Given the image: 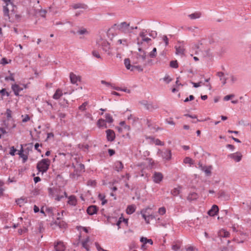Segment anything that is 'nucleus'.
Returning a JSON list of instances; mask_svg holds the SVG:
<instances>
[{
  "mask_svg": "<svg viewBox=\"0 0 251 251\" xmlns=\"http://www.w3.org/2000/svg\"><path fill=\"white\" fill-rule=\"evenodd\" d=\"M187 251H198V250L193 247H189L187 249Z\"/></svg>",
  "mask_w": 251,
  "mask_h": 251,
  "instance_id": "nucleus-64",
  "label": "nucleus"
},
{
  "mask_svg": "<svg viewBox=\"0 0 251 251\" xmlns=\"http://www.w3.org/2000/svg\"><path fill=\"white\" fill-rule=\"evenodd\" d=\"M62 95L63 93L62 92V91L60 89H58L57 90H56V92L54 94L53 96V98L54 99L57 100L59 99L62 96Z\"/></svg>",
  "mask_w": 251,
  "mask_h": 251,
  "instance_id": "nucleus-26",
  "label": "nucleus"
},
{
  "mask_svg": "<svg viewBox=\"0 0 251 251\" xmlns=\"http://www.w3.org/2000/svg\"><path fill=\"white\" fill-rule=\"evenodd\" d=\"M48 191L50 195L54 197L57 201H60L64 197H67L66 192L60 187L49 188Z\"/></svg>",
  "mask_w": 251,
  "mask_h": 251,
  "instance_id": "nucleus-1",
  "label": "nucleus"
},
{
  "mask_svg": "<svg viewBox=\"0 0 251 251\" xmlns=\"http://www.w3.org/2000/svg\"><path fill=\"white\" fill-rule=\"evenodd\" d=\"M77 34L78 35L84 36L89 34L88 31L85 28H81L76 31Z\"/></svg>",
  "mask_w": 251,
  "mask_h": 251,
  "instance_id": "nucleus-25",
  "label": "nucleus"
},
{
  "mask_svg": "<svg viewBox=\"0 0 251 251\" xmlns=\"http://www.w3.org/2000/svg\"><path fill=\"white\" fill-rule=\"evenodd\" d=\"M12 89L16 96H19V93L23 90V88L20 87L18 84H15L12 85Z\"/></svg>",
  "mask_w": 251,
  "mask_h": 251,
  "instance_id": "nucleus-14",
  "label": "nucleus"
},
{
  "mask_svg": "<svg viewBox=\"0 0 251 251\" xmlns=\"http://www.w3.org/2000/svg\"><path fill=\"white\" fill-rule=\"evenodd\" d=\"M140 242L144 243V244H146L147 243H149L151 245L153 244V241L151 239H148L146 237H142L140 240Z\"/></svg>",
  "mask_w": 251,
  "mask_h": 251,
  "instance_id": "nucleus-30",
  "label": "nucleus"
},
{
  "mask_svg": "<svg viewBox=\"0 0 251 251\" xmlns=\"http://www.w3.org/2000/svg\"><path fill=\"white\" fill-rule=\"evenodd\" d=\"M199 167L201 168V170L204 171L207 176H209L211 174L210 169L207 168L206 167H203L201 164L199 163Z\"/></svg>",
  "mask_w": 251,
  "mask_h": 251,
  "instance_id": "nucleus-35",
  "label": "nucleus"
},
{
  "mask_svg": "<svg viewBox=\"0 0 251 251\" xmlns=\"http://www.w3.org/2000/svg\"><path fill=\"white\" fill-rule=\"evenodd\" d=\"M85 7V5L81 3H77L73 5V8L74 9H77V8H84Z\"/></svg>",
  "mask_w": 251,
  "mask_h": 251,
  "instance_id": "nucleus-43",
  "label": "nucleus"
},
{
  "mask_svg": "<svg viewBox=\"0 0 251 251\" xmlns=\"http://www.w3.org/2000/svg\"><path fill=\"white\" fill-rule=\"evenodd\" d=\"M80 175L79 172L77 170L75 169L74 173L70 174V177L74 179H77Z\"/></svg>",
  "mask_w": 251,
  "mask_h": 251,
  "instance_id": "nucleus-29",
  "label": "nucleus"
},
{
  "mask_svg": "<svg viewBox=\"0 0 251 251\" xmlns=\"http://www.w3.org/2000/svg\"><path fill=\"white\" fill-rule=\"evenodd\" d=\"M139 50L140 51V53L139 55H138L137 58H141L142 59V61H144L146 57L145 53L144 51L142 50L140 48L139 49Z\"/></svg>",
  "mask_w": 251,
  "mask_h": 251,
  "instance_id": "nucleus-34",
  "label": "nucleus"
},
{
  "mask_svg": "<svg viewBox=\"0 0 251 251\" xmlns=\"http://www.w3.org/2000/svg\"><path fill=\"white\" fill-rule=\"evenodd\" d=\"M99 197L102 201V202H101L102 205H104L107 202V200L104 199L105 197L104 196H103L102 195L99 194Z\"/></svg>",
  "mask_w": 251,
  "mask_h": 251,
  "instance_id": "nucleus-47",
  "label": "nucleus"
},
{
  "mask_svg": "<svg viewBox=\"0 0 251 251\" xmlns=\"http://www.w3.org/2000/svg\"><path fill=\"white\" fill-rule=\"evenodd\" d=\"M97 45L100 47L103 50L109 53L110 49V44L105 40L100 39L97 42Z\"/></svg>",
  "mask_w": 251,
  "mask_h": 251,
  "instance_id": "nucleus-6",
  "label": "nucleus"
},
{
  "mask_svg": "<svg viewBox=\"0 0 251 251\" xmlns=\"http://www.w3.org/2000/svg\"><path fill=\"white\" fill-rule=\"evenodd\" d=\"M106 138L108 141L112 142L115 138V134L114 131L111 129H107L106 131Z\"/></svg>",
  "mask_w": 251,
  "mask_h": 251,
  "instance_id": "nucleus-10",
  "label": "nucleus"
},
{
  "mask_svg": "<svg viewBox=\"0 0 251 251\" xmlns=\"http://www.w3.org/2000/svg\"><path fill=\"white\" fill-rule=\"evenodd\" d=\"M22 148L20 151H19L18 152V154L20 155L21 157L23 158V162L25 163L28 159V156L26 154L24 153V150L23 149L22 145H21Z\"/></svg>",
  "mask_w": 251,
  "mask_h": 251,
  "instance_id": "nucleus-21",
  "label": "nucleus"
},
{
  "mask_svg": "<svg viewBox=\"0 0 251 251\" xmlns=\"http://www.w3.org/2000/svg\"><path fill=\"white\" fill-rule=\"evenodd\" d=\"M87 104L88 103L87 102H85L83 103H82V104L79 107V110L84 111L85 109V107Z\"/></svg>",
  "mask_w": 251,
  "mask_h": 251,
  "instance_id": "nucleus-54",
  "label": "nucleus"
},
{
  "mask_svg": "<svg viewBox=\"0 0 251 251\" xmlns=\"http://www.w3.org/2000/svg\"><path fill=\"white\" fill-rule=\"evenodd\" d=\"M194 97L193 95H190L188 98H187L184 100V102H186L190 100H192L194 99Z\"/></svg>",
  "mask_w": 251,
  "mask_h": 251,
  "instance_id": "nucleus-61",
  "label": "nucleus"
},
{
  "mask_svg": "<svg viewBox=\"0 0 251 251\" xmlns=\"http://www.w3.org/2000/svg\"><path fill=\"white\" fill-rule=\"evenodd\" d=\"M154 143L155 144V145H160V146H163L164 145V143L163 142H162L159 139H156L155 141H154Z\"/></svg>",
  "mask_w": 251,
  "mask_h": 251,
  "instance_id": "nucleus-60",
  "label": "nucleus"
},
{
  "mask_svg": "<svg viewBox=\"0 0 251 251\" xmlns=\"http://www.w3.org/2000/svg\"><path fill=\"white\" fill-rule=\"evenodd\" d=\"M234 97V95H233V94L226 95L224 98V100L227 101V100H229L231 98H233Z\"/></svg>",
  "mask_w": 251,
  "mask_h": 251,
  "instance_id": "nucleus-53",
  "label": "nucleus"
},
{
  "mask_svg": "<svg viewBox=\"0 0 251 251\" xmlns=\"http://www.w3.org/2000/svg\"><path fill=\"white\" fill-rule=\"evenodd\" d=\"M219 198L223 201H227L229 199V195L224 191H220L219 194Z\"/></svg>",
  "mask_w": 251,
  "mask_h": 251,
  "instance_id": "nucleus-18",
  "label": "nucleus"
},
{
  "mask_svg": "<svg viewBox=\"0 0 251 251\" xmlns=\"http://www.w3.org/2000/svg\"><path fill=\"white\" fill-rule=\"evenodd\" d=\"M191 83L193 85V86H194V87H195V88H197V87H198L200 86H201V83H202V82H201V81H200V82H198V83H195V82H191Z\"/></svg>",
  "mask_w": 251,
  "mask_h": 251,
  "instance_id": "nucleus-62",
  "label": "nucleus"
},
{
  "mask_svg": "<svg viewBox=\"0 0 251 251\" xmlns=\"http://www.w3.org/2000/svg\"><path fill=\"white\" fill-rule=\"evenodd\" d=\"M97 125L99 127H102L106 126V123L104 120L103 119H100L97 122Z\"/></svg>",
  "mask_w": 251,
  "mask_h": 251,
  "instance_id": "nucleus-37",
  "label": "nucleus"
},
{
  "mask_svg": "<svg viewBox=\"0 0 251 251\" xmlns=\"http://www.w3.org/2000/svg\"><path fill=\"white\" fill-rule=\"evenodd\" d=\"M202 45V40L200 41L199 42L198 44H194L192 49L193 50H196V53L199 54V52H201L202 53V55L204 57H209L211 55V52H210V49L209 48L202 49L200 47V45L201 46Z\"/></svg>",
  "mask_w": 251,
  "mask_h": 251,
  "instance_id": "nucleus-2",
  "label": "nucleus"
},
{
  "mask_svg": "<svg viewBox=\"0 0 251 251\" xmlns=\"http://www.w3.org/2000/svg\"><path fill=\"white\" fill-rule=\"evenodd\" d=\"M126 68L127 70H129L132 72H140L143 71L144 68H145V64L140 65L137 64L136 65H132L131 64H125Z\"/></svg>",
  "mask_w": 251,
  "mask_h": 251,
  "instance_id": "nucleus-5",
  "label": "nucleus"
},
{
  "mask_svg": "<svg viewBox=\"0 0 251 251\" xmlns=\"http://www.w3.org/2000/svg\"><path fill=\"white\" fill-rule=\"evenodd\" d=\"M184 49L183 47L180 46L178 47H176V52L177 54H183L184 52Z\"/></svg>",
  "mask_w": 251,
  "mask_h": 251,
  "instance_id": "nucleus-32",
  "label": "nucleus"
},
{
  "mask_svg": "<svg viewBox=\"0 0 251 251\" xmlns=\"http://www.w3.org/2000/svg\"><path fill=\"white\" fill-rule=\"evenodd\" d=\"M54 249L55 251H64L65 247L62 242L58 241L54 244Z\"/></svg>",
  "mask_w": 251,
  "mask_h": 251,
  "instance_id": "nucleus-12",
  "label": "nucleus"
},
{
  "mask_svg": "<svg viewBox=\"0 0 251 251\" xmlns=\"http://www.w3.org/2000/svg\"><path fill=\"white\" fill-rule=\"evenodd\" d=\"M130 25L129 24L126 22H122L120 24L117 25V28L125 33H130L129 30Z\"/></svg>",
  "mask_w": 251,
  "mask_h": 251,
  "instance_id": "nucleus-8",
  "label": "nucleus"
},
{
  "mask_svg": "<svg viewBox=\"0 0 251 251\" xmlns=\"http://www.w3.org/2000/svg\"><path fill=\"white\" fill-rule=\"evenodd\" d=\"M219 236L223 237H228L229 236V233L225 230H222L219 232Z\"/></svg>",
  "mask_w": 251,
  "mask_h": 251,
  "instance_id": "nucleus-36",
  "label": "nucleus"
},
{
  "mask_svg": "<svg viewBox=\"0 0 251 251\" xmlns=\"http://www.w3.org/2000/svg\"><path fill=\"white\" fill-rule=\"evenodd\" d=\"M166 52L164 50H163L162 52H161L159 55V58L160 60L159 61H163V59L166 57Z\"/></svg>",
  "mask_w": 251,
  "mask_h": 251,
  "instance_id": "nucleus-41",
  "label": "nucleus"
},
{
  "mask_svg": "<svg viewBox=\"0 0 251 251\" xmlns=\"http://www.w3.org/2000/svg\"><path fill=\"white\" fill-rule=\"evenodd\" d=\"M74 168L75 170H77L80 174L82 172H84L85 166L83 164H78L77 166L73 165Z\"/></svg>",
  "mask_w": 251,
  "mask_h": 251,
  "instance_id": "nucleus-24",
  "label": "nucleus"
},
{
  "mask_svg": "<svg viewBox=\"0 0 251 251\" xmlns=\"http://www.w3.org/2000/svg\"><path fill=\"white\" fill-rule=\"evenodd\" d=\"M201 16V13L200 12H196L194 13L189 14L188 17L192 20H194L200 18Z\"/></svg>",
  "mask_w": 251,
  "mask_h": 251,
  "instance_id": "nucleus-23",
  "label": "nucleus"
},
{
  "mask_svg": "<svg viewBox=\"0 0 251 251\" xmlns=\"http://www.w3.org/2000/svg\"><path fill=\"white\" fill-rule=\"evenodd\" d=\"M219 208L218 206L216 205H213L211 209L208 211V214L210 216H214L217 214Z\"/></svg>",
  "mask_w": 251,
  "mask_h": 251,
  "instance_id": "nucleus-16",
  "label": "nucleus"
},
{
  "mask_svg": "<svg viewBox=\"0 0 251 251\" xmlns=\"http://www.w3.org/2000/svg\"><path fill=\"white\" fill-rule=\"evenodd\" d=\"M160 152L162 153L161 156L164 159L167 160L171 159L172 156L171 150H167L163 152L161 151Z\"/></svg>",
  "mask_w": 251,
  "mask_h": 251,
  "instance_id": "nucleus-17",
  "label": "nucleus"
},
{
  "mask_svg": "<svg viewBox=\"0 0 251 251\" xmlns=\"http://www.w3.org/2000/svg\"><path fill=\"white\" fill-rule=\"evenodd\" d=\"M92 55L95 57H96L97 58H100V53H99L98 51H96V50H93L92 52Z\"/></svg>",
  "mask_w": 251,
  "mask_h": 251,
  "instance_id": "nucleus-50",
  "label": "nucleus"
},
{
  "mask_svg": "<svg viewBox=\"0 0 251 251\" xmlns=\"http://www.w3.org/2000/svg\"><path fill=\"white\" fill-rule=\"evenodd\" d=\"M96 184L95 180H89L87 182V185L90 186H95Z\"/></svg>",
  "mask_w": 251,
  "mask_h": 251,
  "instance_id": "nucleus-58",
  "label": "nucleus"
},
{
  "mask_svg": "<svg viewBox=\"0 0 251 251\" xmlns=\"http://www.w3.org/2000/svg\"><path fill=\"white\" fill-rule=\"evenodd\" d=\"M148 33V31L145 29H143L142 31L140 33L139 36L142 38V39L141 41H138V45L143 44V42H145L148 44L151 41V39L150 38L146 37V35ZM138 40H139L138 39Z\"/></svg>",
  "mask_w": 251,
  "mask_h": 251,
  "instance_id": "nucleus-7",
  "label": "nucleus"
},
{
  "mask_svg": "<svg viewBox=\"0 0 251 251\" xmlns=\"http://www.w3.org/2000/svg\"><path fill=\"white\" fill-rule=\"evenodd\" d=\"M156 53V49L154 48L152 50L150 53L149 56L151 58H153L155 57Z\"/></svg>",
  "mask_w": 251,
  "mask_h": 251,
  "instance_id": "nucleus-45",
  "label": "nucleus"
},
{
  "mask_svg": "<svg viewBox=\"0 0 251 251\" xmlns=\"http://www.w3.org/2000/svg\"><path fill=\"white\" fill-rule=\"evenodd\" d=\"M8 73L10 74L9 76H7L5 77V79L6 80H11L12 81H15V78L14 77V74L11 73L10 71H8Z\"/></svg>",
  "mask_w": 251,
  "mask_h": 251,
  "instance_id": "nucleus-40",
  "label": "nucleus"
},
{
  "mask_svg": "<svg viewBox=\"0 0 251 251\" xmlns=\"http://www.w3.org/2000/svg\"><path fill=\"white\" fill-rule=\"evenodd\" d=\"M98 209L97 206L93 205L88 207L87 212L89 215H93L97 213Z\"/></svg>",
  "mask_w": 251,
  "mask_h": 251,
  "instance_id": "nucleus-13",
  "label": "nucleus"
},
{
  "mask_svg": "<svg viewBox=\"0 0 251 251\" xmlns=\"http://www.w3.org/2000/svg\"><path fill=\"white\" fill-rule=\"evenodd\" d=\"M150 36L155 38L157 36V32L154 31H151V32L148 31Z\"/></svg>",
  "mask_w": 251,
  "mask_h": 251,
  "instance_id": "nucleus-51",
  "label": "nucleus"
},
{
  "mask_svg": "<svg viewBox=\"0 0 251 251\" xmlns=\"http://www.w3.org/2000/svg\"><path fill=\"white\" fill-rule=\"evenodd\" d=\"M89 242V238L87 237L84 241L82 242V247L86 249L87 251H89V247L87 244Z\"/></svg>",
  "mask_w": 251,
  "mask_h": 251,
  "instance_id": "nucleus-31",
  "label": "nucleus"
},
{
  "mask_svg": "<svg viewBox=\"0 0 251 251\" xmlns=\"http://www.w3.org/2000/svg\"><path fill=\"white\" fill-rule=\"evenodd\" d=\"M123 42H124V43H123V45L125 46H128V42L126 39H119L117 41L118 43L120 44H122V43H123Z\"/></svg>",
  "mask_w": 251,
  "mask_h": 251,
  "instance_id": "nucleus-48",
  "label": "nucleus"
},
{
  "mask_svg": "<svg viewBox=\"0 0 251 251\" xmlns=\"http://www.w3.org/2000/svg\"><path fill=\"white\" fill-rule=\"evenodd\" d=\"M105 121V123L107 122L109 123H111L113 122V119L110 114H106Z\"/></svg>",
  "mask_w": 251,
  "mask_h": 251,
  "instance_id": "nucleus-38",
  "label": "nucleus"
},
{
  "mask_svg": "<svg viewBox=\"0 0 251 251\" xmlns=\"http://www.w3.org/2000/svg\"><path fill=\"white\" fill-rule=\"evenodd\" d=\"M10 5H11L10 4H6V5L4 6L3 8V15L5 17H7L8 19H10L9 15V8L8 7V6Z\"/></svg>",
  "mask_w": 251,
  "mask_h": 251,
  "instance_id": "nucleus-20",
  "label": "nucleus"
},
{
  "mask_svg": "<svg viewBox=\"0 0 251 251\" xmlns=\"http://www.w3.org/2000/svg\"><path fill=\"white\" fill-rule=\"evenodd\" d=\"M50 164V160L49 159H43L39 161L37 165V169L42 174L47 172Z\"/></svg>",
  "mask_w": 251,
  "mask_h": 251,
  "instance_id": "nucleus-3",
  "label": "nucleus"
},
{
  "mask_svg": "<svg viewBox=\"0 0 251 251\" xmlns=\"http://www.w3.org/2000/svg\"><path fill=\"white\" fill-rule=\"evenodd\" d=\"M158 213L160 215H164L166 213V209L164 207L159 208L158 209Z\"/></svg>",
  "mask_w": 251,
  "mask_h": 251,
  "instance_id": "nucleus-52",
  "label": "nucleus"
},
{
  "mask_svg": "<svg viewBox=\"0 0 251 251\" xmlns=\"http://www.w3.org/2000/svg\"><path fill=\"white\" fill-rule=\"evenodd\" d=\"M16 202L17 204L20 205V206H22L25 201L24 199H20L16 201Z\"/></svg>",
  "mask_w": 251,
  "mask_h": 251,
  "instance_id": "nucleus-44",
  "label": "nucleus"
},
{
  "mask_svg": "<svg viewBox=\"0 0 251 251\" xmlns=\"http://www.w3.org/2000/svg\"><path fill=\"white\" fill-rule=\"evenodd\" d=\"M228 157L234 159L236 162H239L242 158V155L239 152H237L235 153H231L228 155Z\"/></svg>",
  "mask_w": 251,
  "mask_h": 251,
  "instance_id": "nucleus-11",
  "label": "nucleus"
},
{
  "mask_svg": "<svg viewBox=\"0 0 251 251\" xmlns=\"http://www.w3.org/2000/svg\"><path fill=\"white\" fill-rule=\"evenodd\" d=\"M17 151V150L15 149L14 147H12L10 148V154L12 156H14L15 155V152Z\"/></svg>",
  "mask_w": 251,
  "mask_h": 251,
  "instance_id": "nucleus-55",
  "label": "nucleus"
},
{
  "mask_svg": "<svg viewBox=\"0 0 251 251\" xmlns=\"http://www.w3.org/2000/svg\"><path fill=\"white\" fill-rule=\"evenodd\" d=\"M46 211L48 213L49 216H52L53 214V208L52 207H48L46 209Z\"/></svg>",
  "mask_w": 251,
  "mask_h": 251,
  "instance_id": "nucleus-46",
  "label": "nucleus"
},
{
  "mask_svg": "<svg viewBox=\"0 0 251 251\" xmlns=\"http://www.w3.org/2000/svg\"><path fill=\"white\" fill-rule=\"evenodd\" d=\"M163 177V175L161 173L154 172L152 178L155 183H159L162 181Z\"/></svg>",
  "mask_w": 251,
  "mask_h": 251,
  "instance_id": "nucleus-9",
  "label": "nucleus"
},
{
  "mask_svg": "<svg viewBox=\"0 0 251 251\" xmlns=\"http://www.w3.org/2000/svg\"><path fill=\"white\" fill-rule=\"evenodd\" d=\"M70 78L71 82L72 84H76L77 81H80V77L79 76H76L73 73H71L70 74Z\"/></svg>",
  "mask_w": 251,
  "mask_h": 251,
  "instance_id": "nucleus-15",
  "label": "nucleus"
},
{
  "mask_svg": "<svg viewBox=\"0 0 251 251\" xmlns=\"http://www.w3.org/2000/svg\"><path fill=\"white\" fill-rule=\"evenodd\" d=\"M183 162L185 164H190L191 165L193 164V160L191 158L186 157L184 159Z\"/></svg>",
  "mask_w": 251,
  "mask_h": 251,
  "instance_id": "nucleus-42",
  "label": "nucleus"
},
{
  "mask_svg": "<svg viewBox=\"0 0 251 251\" xmlns=\"http://www.w3.org/2000/svg\"><path fill=\"white\" fill-rule=\"evenodd\" d=\"M135 211V206L134 205H128L126 208V213L131 214Z\"/></svg>",
  "mask_w": 251,
  "mask_h": 251,
  "instance_id": "nucleus-27",
  "label": "nucleus"
},
{
  "mask_svg": "<svg viewBox=\"0 0 251 251\" xmlns=\"http://www.w3.org/2000/svg\"><path fill=\"white\" fill-rule=\"evenodd\" d=\"M139 103L144 106L147 110L151 111L159 108V106L157 104H153L152 102H149L146 100H142L140 101Z\"/></svg>",
  "mask_w": 251,
  "mask_h": 251,
  "instance_id": "nucleus-4",
  "label": "nucleus"
},
{
  "mask_svg": "<svg viewBox=\"0 0 251 251\" xmlns=\"http://www.w3.org/2000/svg\"><path fill=\"white\" fill-rule=\"evenodd\" d=\"M148 208H146L144 210H143L141 211V213L142 214V216L143 217V218L145 219V220H147V218H151V219H153L154 218V216H153L152 215H148V216H147L146 215V213L147 212V211L148 210Z\"/></svg>",
  "mask_w": 251,
  "mask_h": 251,
  "instance_id": "nucleus-33",
  "label": "nucleus"
},
{
  "mask_svg": "<svg viewBox=\"0 0 251 251\" xmlns=\"http://www.w3.org/2000/svg\"><path fill=\"white\" fill-rule=\"evenodd\" d=\"M163 40L165 43L166 46L168 45V44H169V39L167 38V36H166V35L163 36Z\"/></svg>",
  "mask_w": 251,
  "mask_h": 251,
  "instance_id": "nucleus-63",
  "label": "nucleus"
},
{
  "mask_svg": "<svg viewBox=\"0 0 251 251\" xmlns=\"http://www.w3.org/2000/svg\"><path fill=\"white\" fill-rule=\"evenodd\" d=\"M180 188H176L172 191L171 193L174 196H176L180 193Z\"/></svg>",
  "mask_w": 251,
  "mask_h": 251,
  "instance_id": "nucleus-39",
  "label": "nucleus"
},
{
  "mask_svg": "<svg viewBox=\"0 0 251 251\" xmlns=\"http://www.w3.org/2000/svg\"><path fill=\"white\" fill-rule=\"evenodd\" d=\"M198 198V195L195 192L191 193L187 197V200L189 201L196 200Z\"/></svg>",
  "mask_w": 251,
  "mask_h": 251,
  "instance_id": "nucleus-22",
  "label": "nucleus"
},
{
  "mask_svg": "<svg viewBox=\"0 0 251 251\" xmlns=\"http://www.w3.org/2000/svg\"><path fill=\"white\" fill-rule=\"evenodd\" d=\"M95 245L98 251H106V250L101 248L98 243L96 242Z\"/></svg>",
  "mask_w": 251,
  "mask_h": 251,
  "instance_id": "nucleus-56",
  "label": "nucleus"
},
{
  "mask_svg": "<svg viewBox=\"0 0 251 251\" xmlns=\"http://www.w3.org/2000/svg\"><path fill=\"white\" fill-rule=\"evenodd\" d=\"M6 114L8 118L11 117L12 111L9 109H7L6 112Z\"/></svg>",
  "mask_w": 251,
  "mask_h": 251,
  "instance_id": "nucleus-59",
  "label": "nucleus"
},
{
  "mask_svg": "<svg viewBox=\"0 0 251 251\" xmlns=\"http://www.w3.org/2000/svg\"><path fill=\"white\" fill-rule=\"evenodd\" d=\"M124 168V165L121 161H117L114 163V168L115 170L118 172H120L122 171V170Z\"/></svg>",
  "mask_w": 251,
  "mask_h": 251,
  "instance_id": "nucleus-19",
  "label": "nucleus"
},
{
  "mask_svg": "<svg viewBox=\"0 0 251 251\" xmlns=\"http://www.w3.org/2000/svg\"><path fill=\"white\" fill-rule=\"evenodd\" d=\"M68 203L72 205H75L76 203V200L75 196H71L69 197Z\"/></svg>",
  "mask_w": 251,
  "mask_h": 251,
  "instance_id": "nucleus-28",
  "label": "nucleus"
},
{
  "mask_svg": "<svg viewBox=\"0 0 251 251\" xmlns=\"http://www.w3.org/2000/svg\"><path fill=\"white\" fill-rule=\"evenodd\" d=\"M0 94H1L2 96L4 95H6L7 96H9V93L6 92L5 89H2L0 90Z\"/></svg>",
  "mask_w": 251,
  "mask_h": 251,
  "instance_id": "nucleus-57",
  "label": "nucleus"
},
{
  "mask_svg": "<svg viewBox=\"0 0 251 251\" xmlns=\"http://www.w3.org/2000/svg\"><path fill=\"white\" fill-rule=\"evenodd\" d=\"M163 80L166 82V83H170L172 80V79L170 78L169 75H166L164 78Z\"/></svg>",
  "mask_w": 251,
  "mask_h": 251,
  "instance_id": "nucleus-49",
  "label": "nucleus"
}]
</instances>
